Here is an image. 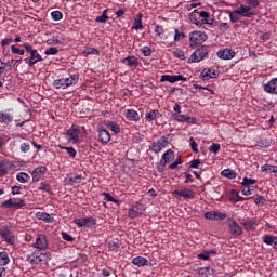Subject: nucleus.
I'll use <instances>...</instances> for the list:
<instances>
[{"label":"nucleus","mask_w":277,"mask_h":277,"mask_svg":"<svg viewBox=\"0 0 277 277\" xmlns=\"http://www.w3.org/2000/svg\"><path fill=\"white\" fill-rule=\"evenodd\" d=\"M22 47L26 50L27 54H30L29 60L25 58L24 62L29 66L34 67L36 64L43 62V56L40 55L38 50L34 49L30 43H24Z\"/></svg>","instance_id":"nucleus-1"},{"label":"nucleus","mask_w":277,"mask_h":277,"mask_svg":"<svg viewBox=\"0 0 277 277\" xmlns=\"http://www.w3.org/2000/svg\"><path fill=\"white\" fill-rule=\"evenodd\" d=\"M51 260L50 252H41V250H35L29 255L26 256V261L32 265H38L43 262Z\"/></svg>","instance_id":"nucleus-2"},{"label":"nucleus","mask_w":277,"mask_h":277,"mask_svg":"<svg viewBox=\"0 0 277 277\" xmlns=\"http://www.w3.org/2000/svg\"><path fill=\"white\" fill-rule=\"evenodd\" d=\"M188 38H189V47L196 48L203 44V42H207L208 35L200 30H194L189 32Z\"/></svg>","instance_id":"nucleus-3"},{"label":"nucleus","mask_w":277,"mask_h":277,"mask_svg":"<svg viewBox=\"0 0 277 277\" xmlns=\"http://www.w3.org/2000/svg\"><path fill=\"white\" fill-rule=\"evenodd\" d=\"M26 206L25 201L21 198H9L2 202V208L6 210H21Z\"/></svg>","instance_id":"nucleus-4"},{"label":"nucleus","mask_w":277,"mask_h":277,"mask_svg":"<svg viewBox=\"0 0 277 277\" xmlns=\"http://www.w3.org/2000/svg\"><path fill=\"white\" fill-rule=\"evenodd\" d=\"M208 54V47H200L193 53V55H190V57L188 58V63H200L205 58H207Z\"/></svg>","instance_id":"nucleus-5"},{"label":"nucleus","mask_w":277,"mask_h":277,"mask_svg":"<svg viewBox=\"0 0 277 277\" xmlns=\"http://www.w3.org/2000/svg\"><path fill=\"white\" fill-rule=\"evenodd\" d=\"M146 207L144 203L136 201L132 205V207L128 210V217L135 219L140 217L144 214Z\"/></svg>","instance_id":"nucleus-6"},{"label":"nucleus","mask_w":277,"mask_h":277,"mask_svg":"<svg viewBox=\"0 0 277 277\" xmlns=\"http://www.w3.org/2000/svg\"><path fill=\"white\" fill-rule=\"evenodd\" d=\"M80 135H81V130H79V127L77 124H72L71 128H69L66 131V140L71 144H77L79 142Z\"/></svg>","instance_id":"nucleus-7"},{"label":"nucleus","mask_w":277,"mask_h":277,"mask_svg":"<svg viewBox=\"0 0 277 277\" xmlns=\"http://www.w3.org/2000/svg\"><path fill=\"white\" fill-rule=\"evenodd\" d=\"M168 144H170V142L168 141V137L163 135L161 138H158L156 142L151 143V145L148 146V149L155 154H160L161 150L168 146Z\"/></svg>","instance_id":"nucleus-8"},{"label":"nucleus","mask_w":277,"mask_h":277,"mask_svg":"<svg viewBox=\"0 0 277 277\" xmlns=\"http://www.w3.org/2000/svg\"><path fill=\"white\" fill-rule=\"evenodd\" d=\"M32 248L37 249V251H45L49 248V240L43 234H39L36 236V241L32 243Z\"/></svg>","instance_id":"nucleus-9"},{"label":"nucleus","mask_w":277,"mask_h":277,"mask_svg":"<svg viewBox=\"0 0 277 277\" xmlns=\"http://www.w3.org/2000/svg\"><path fill=\"white\" fill-rule=\"evenodd\" d=\"M233 11L237 14H240V16L245 18H251L252 16H255V12L252 11V6L247 4H241L240 8Z\"/></svg>","instance_id":"nucleus-10"},{"label":"nucleus","mask_w":277,"mask_h":277,"mask_svg":"<svg viewBox=\"0 0 277 277\" xmlns=\"http://www.w3.org/2000/svg\"><path fill=\"white\" fill-rule=\"evenodd\" d=\"M74 223L77 224L78 227L91 228L96 225V219H93V217L74 219Z\"/></svg>","instance_id":"nucleus-11"},{"label":"nucleus","mask_w":277,"mask_h":277,"mask_svg":"<svg viewBox=\"0 0 277 277\" xmlns=\"http://www.w3.org/2000/svg\"><path fill=\"white\" fill-rule=\"evenodd\" d=\"M160 81L162 83H164V82L176 83L180 81L186 82L187 78L184 77L183 75H163V76H161Z\"/></svg>","instance_id":"nucleus-12"},{"label":"nucleus","mask_w":277,"mask_h":277,"mask_svg":"<svg viewBox=\"0 0 277 277\" xmlns=\"http://www.w3.org/2000/svg\"><path fill=\"white\" fill-rule=\"evenodd\" d=\"M263 91L271 95H277V77L263 84Z\"/></svg>","instance_id":"nucleus-13"},{"label":"nucleus","mask_w":277,"mask_h":277,"mask_svg":"<svg viewBox=\"0 0 277 277\" xmlns=\"http://www.w3.org/2000/svg\"><path fill=\"white\" fill-rule=\"evenodd\" d=\"M236 52L232 49H222L216 52L217 58H221L223 61H230L232 58H235Z\"/></svg>","instance_id":"nucleus-14"},{"label":"nucleus","mask_w":277,"mask_h":277,"mask_svg":"<svg viewBox=\"0 0 277 277\" xmlns=\"http://www.w3.org/2000/svg\"><path fill=\"white\" fill-rule=\"evenodd\" d=\"M172 118L174 121L179 122H185L190 124L197 123V118L189 117L188 115L172 114Z\"/></svg>","instance_id":"nucleus-15"},{"label":"nucleus","mask_w":277,"mask_h":277,"mask_svg":"<svg viewBox=\"0 0 277 277\" xmlns=\"http://www.w3.org/2000/svg\"><path fill=\"white\" fill-rule=\"evenodd\" d=\"M0 237H2L6 243H14V235L8 227H0Z\"/></svg>","instance_id":"nucleus-16"},{"label":"nucleus","mask_w":277,"mask_h":277,"mask_svg":"<svg viewBox=\"0 0 277 277\" xmlns=\"http://www.w3.org/2000/svg\"><path fill=\"white\" fill-rule=\"evenodd\" d=\"M217 71H215L214 68H209V69H203L200 74V79L203 81H209L211 79H216L217 78Z\"/></svg>","instance_id":"nucleus-17"},{"label":"nucleus","mask_w":277,"mask_h":277,"mask_svg":"<svg viewBox=\"0 0 277 277\" xmlns=\"http://www.w3.org/2000/svg\"><path fill=\"white\" fill-rule=\"evenodd\" d=\"M47 172V168L44 166H39L35 170H32V183H38L42 175Z\"/></svg>","instance_id":"nucleus-18"},{"label":"nucleus","mask_w":277,"mask_h":277,"mask_svg":"<svg viewBox=\"0 0 277 277\" xmlns=\"http://www.w3.org/2000/svg\"><path fill=\"white\" fill-rule=\"evenodd\" d=\"M82 176L79 174H70L69 177L64 179V185L74 186L80 184Z\"/></svg>","instance_id":"nucleus-19"},{"label":"nucleus","mask_w":277,"mask_h":277,"mask_svg":"<svg viewBox=\"0 0 277 277\" xmlns=\"http://www.w3.org/2000/svg\"><path fill=\"white\" fill-rule=\"evenodd\" d=\"M122 64L127 65L132 70H135L136 67H138V58L134 55L127 56L124 60H122Z\"/></svg>","instance_id":"nucleus-20"},{"label":"nucleus","mask_w":277,"mask_h":277,"mask_svg":"<svg viewBox=\"0 0 277 277\" xmlns=\"http://www.w3.org/2000/svg\"><path fill=\"white\" fill-rule=\"evenodd\" d=\"M229 230L233 236H241L243 233L242 227L234 220L229 223Z\"/></svg>","instance_id":"nucleus-21"},{"label":"nucleus","mask_w":277,"mask_h":277,"mask_svg":"<svg viewBox=\"0 0 277 277\" xmlns=\"http://www.w3.org/2000/svg\"><path fill=\"white\" fill-rule=\"evenodd\" d=\"M197 13H199V16L202 18L201 19L202 25H213L214 24V18L210 17L209 12H207V11L198 12L197 11Z\"/></svg>","instance_id":"nucleus-22"},{"label":"nucleus","mask_w":277,"mask_h":277,"mask_svg":"<svg viewBox=\"0 0 277 277\" xmlns=\"http://www.w3.org/2000/svg\"><path fill=\"white\" fill-rule=\"evenodd\" d=\"M245 230L252 232L255 230L258 227V221L256 219H249L248 221H245L242 223Z\"/></svg>","instance_id":"nucleus-23"},{"label":"nucleus","mask_w":277,"mask_h":277,"mask_svg":"<svg viewBox=\"0 0 277 277\" xmlns=\"http://www.w3.org/2000/svg\"><path fill=\"white\" fill-rule=\"evenodd\" d=\"M162 117V115L160 114L159 110H149L148 113H146L145 115V119L148 122L155 121L157 119H160Z\"/></svg>","instance_id":"nucleus-24"},{"label":"nucleus","mask_w":277,"mask_h":277,"mask_svg":"<svg viewBox=\"0 0 277 277\" xmlns=\"http://www.w3.org/2000/svg\"><path fill=\"white\" fill-rule=\"evenodd\" d=\"M132 264L138 268L149 265V261L146 258L137 256L132 259Z\"/></svg>","instance_id":"nucleus-25"},{"label":"nucleus","mask_w":277,"mask_h":277,"mask_svg":"<svg viewBox=\"0 0 277 277\" xmlns=\"http://www.w3.org/2000/svg\"><path fill=\"white\" fill-rule=\"evenodd\" d=\"M126 118L128 119V121H140V114L134 109H127Z\"/></svg>","instance_id":"nucleus-26"},{"label":"nucleus","mask_w":277,"mask_h":277,"mask_svg":"<svg viewBox=\"0 0 277 277\" xmlns=\"http://www.w3.org/2000/svg\"><path fill=\"white\" fill-rule=\"evenodd\" d=\"M98 141L101 143L107 144L110 141V134L107 130L101 129L98 131Z\"/></svg>","instance_id":"nucleus-27"},{"label":"nucleus","mask_w":277,"mask_h":277,"mask_svg":"<svg viewBox=\"0 0 277 277\" xmlns=\"http://www.w3.org/2000/svg\"><path fill=\"white\" fill-rule=\"evenodd\" d=\"M173 194L179 197H184V198H188V199L194 197V192L188 188H184L181 190H174Z\"/></svg>","instance_id":"nucleus-28"},{"label":"nucleus","mask_w":277,"mask_h":277,"mask_svg":"<svg viewBox=\"0 0 277 277\" xmlns=\"http://www.w3.org/2000/svg\"><path fill=\"white\" fill-rule=\"evenodd\" d=\"M227 199H229V201H232L234 203H237L239 201H243L245 200V198H241L239 196V193L237 190H234V189H232L229 192V194H227Z\"/></svg>","instance_id":"nucleus-29"},{"label":"nucleus","mask_w":277,"mask_h":277,"mask_svg":"<svg viewBox=\"0 0 277 277\" xmlns=\"http://www.w3.org/2000/svg\"><path fill=\"white\" fill-rule=\"evenodd\" d=\"M174 158V153L171 149H168L162 155V160L160 161L161 166H167Z\"/></svg>","instance_id":"nucleus-30"},{"label":"nucleus","mask_w":277,"mask_h":277,"mask_svg":"<svg viewBox=\"0 0 277 277\" xmlns=\"http://www.w3.org/2000/svg\"><path fill=\"white\" fill-rule=\"evenodd\" d=\"M52 85L56 90H66V89H68V85L65 82V78L53 80Z\"/></svg>","instance_id":"nucleus-31"},{"label":"nucleus","mask_w":277,"mask_h":277,"mask_svg":"<svg viewBox=\"0 0 277 277\" xmlns=\"http://www.w3.org/2000/svg\"><path fill=\"white\" fill-rule=\"evenodd\" d=\"M13 115H10L9 113H0V123L9 126L13 121Z\"/></svg>","instance_id":"nucleus-32"},{"label":"nucleus","mask_w":277,"mask_h":277,"mask_svg":"<svg viewBox=\"0 0 277 277\" xmlns=\"http://www.w3.org/2000/svg\"><path fill=\"white\" fill-rule=\"evenodd\" d=\"M79 77L77 75H71L68 78H64V81L68 88L75 87L78 83Z\"/></svg>","instance_id":"nucleus-33"},{"label":"nucleus","mask_w":277,"mask_h":277,"mask_svg":"<svg viewBox=\"0 0 277 277\" xmlns=\"http://www.w3.org/2000/svg\"><path fill=\"white\" fill-rule=\"evenodd\" d=\"M198 274L200 277H210L214 274V269L212 267H201Z\"/></svg>","instance_id":"nucleus-34"},{"label":"nucleus","mask_w":277,"mask_h":277,"mask_svg":"<svg viewBox=\"0 0 277 277\" xmlns=\"http://www.w3.org/2000/svg\"><path fill=\"white\" fill-rule=\"evenodd\" d=\"M36 219L39 221L48 222V223L52 222L51 214H49L47 212H37Z\"/></svg>","instance_id":"nucleus-35"},{"label":"nucleus","mask_w":277,"mask_h":277,"mask_svg":"<svg viewBox=\"0 0 277 277\" xmlns=\"http://www.w3.org/2000/svg\"><path fill=\"white\" fill-rule=\"evenodd\" d=\"M221 176L225 177V179H228V180H235L237 174L235 173L234 170L232 169H224L222 172H221Z\"/></svg>","instance_id":"nucleus-36"},{"label":"nucleus","mask_w":277,"mask_h":277,"mask_svg":"<svg viewBox=\"0 0 277 277\" xmlns=\"http://www.w3.org/2000/svg\"><path fill=\"white\" fill-rule=\"evenodd\" d=\"M16 181H18L21 184H27L30 181V176L28 173L21 172L16 174Z\"/></svg>","instance_id":"nucleus-37"},{"label":"nucleus","mask_w":277,"mask_h":277,"mask_svg":"<svg viewBox=\"0 0 277 277\" xmlns=\"http://www.w3.org/2000/svg\"><path fill=\"white\" fill-rule=\"evenodd\" d=\"M107 21H109L108 9H105L104 11H102L101 16L95 18V22H97L100 24H105V23H107Z\"/></svg>","instance_id":"nucleus-38"},{"label":"nucleus","mask_w":277,"mask_h":277,"mask_svg":"<svg viewBox=\"0 0 277 277\" xmlns=\"http://www.w3.org/2000/svg\"><path fill=\"white\" fill-rule=\"evenodd\" d=\"M198 10L195 9L193 13L189 14V21L193 23V25H196L197 28H202L203 24L202 22H199L197 17H195V13H197Z\"/></svg>","instance_id":"nucleus-39"},{"label":"nucleus","mask_w":277,"mask_h":277,"mask_svg":"<svg viewBox=\"0 0 277 277\" xmlns=\"http://www.w3.org/2000/svg\"><path fill=\"white\" fill-rule=\"evenodd\" d=\"M226 13H227V15H229L230 22L233 24H235V23L240 21V16L241 15L239 13H237L235 11H230V10H226Z\"/></svg>","instance_id":"nucleus-40"},{"label":"nucleus","mask_w":277,"mask_h":277,"mask_svg":"<svg viewBox=\"0 0 277 277\" xmlns=\"http://www.w3.org/2000/svg\"><path fill=\"white\" fill-rule=\"evenodd\" d=\"M10 263V258L6 252H0V266H6Z\"/></svg>","instance_id":"nucleus-41"},{"label":"nucleus","mask_w":277,"mask_h":277,"mask_svg":"<svg viewBox=\"0 0 277 277\" xmlns=\"http://www.w3.org/2000/svg\"><path fill=\"white\" fill-rule=\"evenodd\" d=\"M132 29L136 31L144 29V26L142 25V16H138L137 18H135L132 25Z\"/></svg>","instance_id":"nucleus-42"},{"label":"nucleus","mask_w":277,"mask_h":277,"mask_svg":"<svg viewBox=\"0 0 277 277\" xmlns=\"http://www.w3.org/2000/svg\"><path fill=\"white\" fill-rule=\"evenodd\" d=\"M9 171V166L6 161H0V177L5 176Z\"/></svg>","instance_id":"nucleus-43"},{"label":"nucleus","mask_w":277,"mask_h":277,"mask_svg":"<svg viewBox=\"0 0 277 277\" xmlns=\"http://www.w3.org/2000/svg\"><path fill=\"white\" fill-rule=\"evenodd\" d=\"M83 54L85 55H100V51L96 48L85 47Z\"/></svg>","instance_id":"nucleus-44"},{"label":"nucleus","mask_w":277,"mask_h":277,"mask_svg":"<svg viewBox=\"0 0 277 277\" xmlns=\"http://www.w3.org/2000/svg\"><path fill=\"white\" fill-rule=\"evenodd\" d=\"M262 240L265 245L267 246H273V242L276 240V236H272V235H264L262 237Z\"/></svg>","instance_id":"nucleus-45"},{"label":"nucleus","mask_w":277,"mask_h":277,"mask_svg":"<svg viewBox=\"0 0 277 277\" xmlns=\"http://www.w3.org/2000/svg\"><path fill=\"white\" fill-rule=\"evenodd\" d=\"M62 150H66L67 155L71 158H76L77 156V150L75 149V147H64V146H60Z\"/></svg>","instance_id":"nucleus-46"},{"label":"nucleus","mask_w":277,"mask_h":277,"mask_svg":"<svg viewBox=\"0 0 277 277\" xmlns=\"http://www.w3.org/2000/svg\"><path fill=\"white\" fill-rule=\"evenodd\" d=\"M186 38V35L179 29H174V42H180Z\"/></svg>","instance_id":"nucleus-47"},{"label":"nucleus","mask_w":277,"mask_h":277,"mask_svg":"<svg viewBox=\"0 0 277 277\" xmlns=\"http://www.w3.org/2000/svg\"><path fill=\"white\" fill-rule=\"evenodd\" d=\"M154 32H156L157 38L162 39L166 30H163L162 26L156 25V27L154 28Z\"/></svg>","instance_id":"nucleus-48"},{"label":"nucleus","mask_w":277,"mask_h":277,"mask_svg":"<svg viewBox=\"0 0 277 277\" xmlns=\"http://www.w3.org/2000/svg\"><path fill=\"white\" fill-rule=\"evenodd\" d=\"M255 183H256V180H254V179L243 177L242 182H241V185L243 187H250L251 185H255Z\"/></svg>","instance_id":"nucleus-49"},{"label":"nucleus","mask_w":277,"mask_h":277,"mask_svg":"<svg viewBox=\"0 0 277 277\" xmlns=\"http://www.w3.org/2000/svg\"><path fill=\"white\" fill-rule=\"evenodd\" d=\"M262 172H266V173H273L274 170H277V166H273V164H263L261 168Z\"/></svg>","instance_id":"nucleus-50"},{"label":"nucleus","mask_w":277,"mask_h":277,"mask_svg":"<svg viewBox=\"0 0 277 277\" xmlns=\"http://www.w3.org/2000/svg\"><path fill=\"white\" fill-rule=\"evenodd\" d=\"M173 56L175 58H180L181 61L186 60V55H185L184 51H182L180 49H176V50L173 51Z\"/></svg>","instance_id":"nucleus-51"},{"label":"nucleus","mask_w":277,"mask_h":277,"mask_svg":"<svg viewBox=\"0 0 277 277\" xmlns=\"http://www.w3.org/2000/svg\"><path fill=\"white\" fill-rule=\"evenodd\" d=\"M38 190H42L48 194H51V186H50V184H48L45 182H41L40 186H38Z\"/></svg>","instance_id":"nucleus-52"},{"label":"nucleus","mask_w":277,"mask_h":277,"mask_svg":"<svg viewBox=\"0 0 277 277\" xmlns=\"http://www.w3.org/2000/svg\"><path fill=\"white\" fill-rule=\"evenodd\" d=\"M182 163H183V160H182L181 156H179L177 159H175L172 164H169V169L176 170L177 167L181 166Z\"/></svg>","instance_id":"nucleus-53"},{"label":"nucleus","mask_w":277,"mask_h":277,"mask_svg":"<svg viewBox=\"0 0 277 277\" xmlns=\"http://www.w3.org/2000/svg\"><path fill=\"white\" fill-rule=\"evenodd\" d=\"M51 16H52V19L54 21V22H57V21H62V18H63V14H62V12L61 11H53L52 13H51Z\"/></svg>","instance_id":"nucleus-54"},{"label":"nucleus","mask_w":277,"mask_h":277,"mask_svg":"<svg viewBox=\"0 0 277 277\" xmlns=\"http://www.w3.org/2000/svg\"><path fill=\"white\" fill-rule=\"evenodd\" d=\"M108 127L110 128L111 132H114L115 134H119L120 133V127H119L118 123L109 122Z\"/></svg>","instance_id":"nucleus-55"},{"label":"nucleus","mask_w":277,"mask_h":277,"mask_svg":"<svg viewBox=\"0 0 277 277\" xmlns=\"http://www.w3.org/2000/svg\"><path fill=\"white\" fill-rule=\"evenodd\" d=\"M266 203V198L263 196H258L256 198H254V205L263 207Z\"/></svg>","instance_id":"nucleus-56"},{"label":"nucleus","mask_w":277,"mask_h":277,"mask_svg":"<svg viewBox=\"0 0 277 277\" xmlns=\"http://www.w3.org/2000/svg\"><path fill=\"white\" fill-rule=\"evenodd\" d=\"M102 196H104L105 201L114 202L115 205H118V200H116L110 194L108 193H102Z\"/></svg>","instance_id":"nucleus-57"},{"label":"nucleus","mask_w":277,"mask_h":277,"mask_svg":"<svg viewBox=\"0 0 277 277\" xmlns=\"http://www.w3.org/2000/svg\"><path fill=\"white\" fill-rule=\"evenodd\" d=\"M11 53L18 54V55L23 56L25 54V51L23 49H19L16 45H11Z\"/></svg>","instance_id":"nucleus-58"},{"label":"nucleus","mask_w":277,"mask_h":277,"mask_svg":"<svg viewBox=\"0 0 277 277\" xmlns=\"http://www.w3.org/2000/svg\"><path fill=\"white\" fill-rule=\"evenodd\" d=\"M220 149L221 145L219 143H212V145L209 147V150L214 155H217Z\"/></svg>","instance_id":"nucleus-59"},{"label":"nucleus","mask_w":277,"mask_h":277,"mask_svg":"<svg viewBox=\"0 0 277 277\" xmlns=\"http://www.w3.org/2000/svg\"><path fill=\"white\" fill-rule=\"evenodd\" d=\"M215 221H224L228 215L221 211H215Z\"/></svg>","instance_id":"nucleus-60"},{"label":"nucleus","mask_w":277,"mask_h":277,"mask_svg":"<svg viewBox=\"0 0 277 277\" xmlns=\"http://www.w3.org/2000/svg\"><path fill=\"white\" fill-rule=\"evenodd\" d=\"M203 217L209 220V221H215V211H207L203 214Z\"/></svg>","instance_id":"nucleus-61"},{"label":"nucleus","mask_w":277,"mask_h":277,"mask_svg":"<svg viewBox=\"0 0 277 277\" xmlns=\"http://www.w3.org/2000/svg\"><path fill=\"white\" fill-rule=\"evenodd\" d=\"M189 145H190V149H193V151H195L196 154H198V144L195 142L194 137H189Z\"/></svg>","instance_id":"nucleus-62"},{"label":"nucleus","mask_w":277,"mask_h":277,"mask_svg":"<svg viewBox=\"0 0 277 277\" xmlns=\"http://www.w3.org/2000/svg\"><path fill=\"white\" fill-rule=\"evenodd\" d=\"M141 52H142L143 56H145V57H149L151 55L150 47H143L141 49Z\"/></svg>","instance_id":"nucleus-63"},{"label":"nucleus","mask_w":277,"mask_h":277,"mask_svg":"<svg viewBox=\"0 0 277 277\" xmlns=\"http://www.w3.org/2000/svg\"><path fill=\"white\" fill-rule=\"evenodd\" d=\"M58 52L60 51L55 47H51V48L47 49L45 55H48V56L56 55Z\"/></svg>","instance_id":"nucleus-64"}]
</instances>
